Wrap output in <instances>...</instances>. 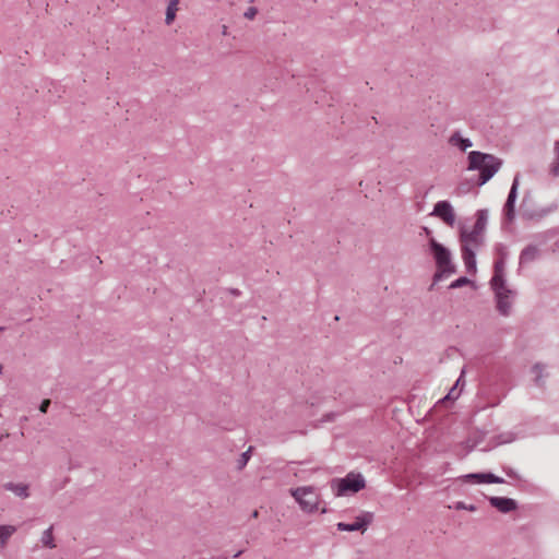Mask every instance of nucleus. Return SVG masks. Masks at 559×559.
<instances>
[{"label": "nucleus", "instance_id": "f257e3e1", "mask_svg": "<svg viewBox=\"0 0 559 559\" xmlns=\"http://www.w3.org/2000/svg\"><path fill=\"white\" fill-rule=\"evenodd\" d=\"M502 160L498 157L479 151L468 153V170L479 171V186L489 181L500 169Z\"/></svg>", "mask_w": 559, "mask_h": 559}, {"label": "nucleus", "instance_id": "f03ea898", "mask_svg": "<svg viewBox=\"0 0 559 559\" xmlns=\"http://www.w3.org/2000/svg\"><path fill=\"white\" fill-rule=\"evenodd\" d=\"M429 251L432 254L437 272L433 275V284L455 272V265L452 262V254L448 248L439 243L435 238L429 239Z\"/></svg>", "mask_w": 559, "mask_h": 559}, {"label": "nucleus", "instance_id": "7ed1b4c3", "mask_svg": "<svg viewBox=\"0 0 559 559\" xmlns=\"http://www.w3.org/2000/svg\"><path fill=\"white\" fill-rule=\"evenodd\" d=\"M461 240V251L462 259L466 271L468 273L476 272V250L483 246L484 237L483 235L475 234L474 231H466L465 229L461 230L460 235Z\"/></svg>", "mask_w": 559, "mask_h": 559}, {"label": "nucleus", "instance_id": "20e7f679", "mask_svg": "<svg viewBox=\"0 0 559 559\" xmlns=\"http://www.w3.org/2000/svg\"><path fill=\"white\" fill-rule=\"evenodd\" d=\"M331 489L336 497L354 495L366 487V481L360 473H348L343 478L331 480Z\"/></svg>", "mask_w": 559, "mask_h": 559}, {"label": "nucleus", "instance_id": "39448f33", "mask_svg": "<svg viewBox=\"0 0 559 559\" xmlns=\"http://www.w3.org/2000/svg\"><path fill=\"white\" fill-rule=\"evenodd\" d=\"M290 495L300 506L301 510L307 513H312L318 510L320 497L312 486L297 487L290 490Z\"/></svg>", "mask_w": 559, "mask_h": 559}, {"label": "nucleus", "instance_id": "423d86ee", "mask_svg": "<svg viewBox=\"0 0 559 559\" xmlns=\"http://www.w3.org/2000/svg\"><path fill=\"white\" fill-rule=\"evenodd\" d=\"M497 299V309L500 314L509 316L512 307V299L515 295L507 284L491 286Z\"/></svg>", "mask_w": 559, "mask_h": 559}, {"label": "nucleus", "instance_id": "0eeeda50", "mask_svg": "<svg viewBox=\"0 0 559 559\" xmlns=\"http://www.w3.org/2000/svg\"><path fill=\"white\" fill-rule=\"evenodd\" d=\"M431 215L442 219L448 226L453 227L455 223V213L449 201H439L435 204Z\"/></svg>", "mask_w": 559, "mask_h": 559}, {"label": "nucleus", "instance_id": "6e6552de", "mask_svg": "<svg viewBox=\"0 0 559 559\" xmlns=\"http://www.w3.org/2000/svg\"><path fill=\"white\" fill-rule=\"evenodd\" d=\"M519 186H520V176L516 175L513 179L506 204L503 206V214L509 222L513 221V218L515 216L514 206H515V201L518 198Z\"/></svg>", "mask_w": 559, "mask_h": 559}, {"label": "nucleus", "instance_id": "1a4fd4ad", "mask_svg": "<svg viewBox=\"0 0 559 559\" xmlns=\"http://www.w3.org/2000/svg\"><path fill=\"white\" fill-rule=\"evenodd\" d=\"M372 521V514L371 513H362L358 515L353 523H344L340 522L337 523V530L342 532H354V531H365L367 526Z\"/></svg>", "mask_w": 559, "mask_h": 559}, {"label": "nucleus", "instance_id": "9d476101", "mask_svg": "<svg viewBox=\"0 0 559 559\" xmlns=\"http://www.w3.org/2000/svg\"><path fill=\"white\" fill-rule=\"evenodd\" d=\"M497 249L499 250V252L501 254V259H499L498 261L495 262V272H493V276H492L491 281H490L491 286L506 284V278H504L506 248L502 245H499L497 247Z\"/></svg>", "mask_w": 559, "mask_h": 559}, {"label": "nucleus", "instance_id": "9b49d317", "mask_svg": "<svg viewBox=\"0 0 559 559\" xmlns=\"http://www.w3.org/2000/svg\"><path fill=\"white\" fill-rule=\"evenodd\" d=\"M490 504L502 513H509L516 509V501L506 497H490Z\"/></svg>", "mask_w": 559, "mask_h": 559}, {"label": "nucleus", "instance_id": "f8f14e48", "mask_svg": "<svg viewBox=\"0 0 559 559\" xmlns=\"http://www.w3.org/2000/svg\"><path fill=\"white\" fill-rule=\"evenodd\" d=\"M449 144L457 147L460 151L465 152L473 146V142L468 138H463L460 132H454L449 138Z\"/></svg>", "mask_w": 559, "mask_h": 559}, {"label": "nucleus", "instance_id": "ddd939ff", "mask_svg": "<svg viewBox=\"0 0 559 559\" xmlns=\"http://www.w3.org/2000/svg\"><path fill=\"white\" fill-rule=\"evenodd\" d=\"M538 257H539V249L534 245H530V246L525 247L520 254V259H519L520 265L528 264V263L535 261Z\"/></svg>", "mask_w": 559, "mask_h": 559}, {"label": "nucleus", "instance_id": "4468645a", "mask_svg": "<svg viewBox=\"0 0 559 559\" xmlns=\"http://www.w3.org/2000/svg\"><path fill=\"white\" fill-rule=\"evenodd\" d=\"M488 222V211L487 210H478L476 213V222L472 231L475 234L483 235Z\"/></svg>", "mask_w": 559, "mask_h": 559}, {"label": "nucleus", "instance_id": "2eb2a0df", "mask_svg": "<svg viewBox=\"0 0 559 559\" xmlns=\"http://www.w3.org/2000/svg\"><path fill=\"white\" fill-rule=\"evenodd\" d=\"M4 488L9 491H12L14 495L21 498H27L29 496L28 492V485L26 484H14V483H7L4 485Z\"/></svg>", "mask_w": 559, "mask_h": 559}, {"label": "nucleus", "instance_id": "dca6fc26", "mask_svg": "<svg viewBox=\"0 0 559 559\" xmlns=\"http://www.w3.org/2000/svg\"><path fill=\"white\" fill-rule=\"evenodd\" d=\"M179 1L180 0H168V5L166 9V16H165V23L167 25H170L175 21L177 11L179 10V7H178Z\"/></svg>", "mask_w": 559, "mask_h": 559}, {"label": "nucleus", "instance_id": "f3484780", "mask_svg": "<svg viewBox=\"0 0 559 559\" xmlns=\"http://www.w3.org/2000/svg\"><path fill=\"white\" fill-rule=\"evenodd\" d=\"M16 532L13 525H0V547L4 548L9 538Z\"/></svg>", "mask_w": 559, "mask_h": 559}, {"label": "nucleus", "instance_id": "a211bd4d", "mask_svg": "<svg viewBox=\"0 0 559 559\" xmlns=\"http://www.w3.org/2000/svg\"><path fill=\"white\" fill-rule=\"evenodd\" d=\"M52 531H53V526L51 525L46 531H44V533L41 535V543H43V545L45 547L50 548V549L56 548Z\"/></svg>", "mask_w": 559, "mask_h": 559}, {"label": "nucleus", "instance_id": "6ab92c4d", "mask_svg": "<svg viewBox=\"0 0 559 559\" xmlns=\"http://www.w3.org/2000/svg\"><path fill=\"white\" fill-rule=\"evenodd\" d=\"M555 158L550 166V173L558 177L559 176V141L555 142L554 147Z\"/></svg>", "mask_w": 559, "mask_h": 559}, {"label": "nucleus", "instance_id": "aec40b11", "mask_svg": "<svg viewBox=\"0 0 559 559\" xmlns=\"http://www.w3.org/2000/svg\"><path fill=\"white\" fill-rule=\"evenodd\" d=\"M251 451H252V447H249V449L243 452L240 457L238 459L237 461V468L239 471H241L242 468H245V466L247 465L248 461L250 460V456H251Z\"/></svg>", "mask_w": 559, "mask_h": 559}, {"label": "nucleus", "instance_id": "412c9836", "mask_svg": "<svg viewBox=\"0 0 559 559\" xmlns=\"http://www.w3.org/2000/svg\"><path fill=\"white\" fill-rule=\"evenodd\" d=\"M483 476V483L486 484H502L504 480L491 473H484Z\"/></svg>", "mask_w": 559, "mask_h": 559}, {"label": "nucleus", "instance_id": "4be33fe9", "mask_svg": "<svg viewBox=\"0 0 559 559\" xmlns=\"http://www.w3.org/2000/svg\"><path fill=\"white\" fill-rule=\"evenodd\" d=\"M469 283V280L467 277H459L457 280L453 281L450 285V288L454 289V288H460V287H463L465 285H467Z\"/></svg>", "mask_w": 559, "mask_h": 559}, {"label": "nucleus", "instance_id": "5701e85b", "mask_svg": "<svg viewBox=\"0 0 559 559\" xmlns=\"http://www.w3.org/2000/svg\"><path fill=\"white\" fill-rule=\"evenodd\" d=\"M454 509L455 510H467V511H471V512L476 511V507L474 504H466L463 501L455 502L454 503Z\"/></svg>", "mask_w": 559, "mask_h": 559}, {"label": "nucleus", "instance_id": "b1692460", "mask_svg": "<svg viewBox=\"0 0 559 559\" xmlns=\"http://www.w3.org/2000/svg\"><path fill=\"white\" fill-rule=\"evenodd\" d=\"M257 14H258V9L255 7H249L246 10V12L243 13V16L248 20H253Z\"/></svg>", "mask_w": 559, "mask_h": 559}, {"label": "nucleus", "instance_id": "393cba45", "mask_svg": "<svg viewBox=\"0 0 559 559\" xmlns=\"http://www.w3.org/2000/svg\"><path fill=\"white\" fill-rule=\"evenodd\" d=\"M551 211H552V209H550V207L549 209H540L535 214L530 215V217L531 218H534V217L542 218V217H545L546 215H548Z\"/></svg>", "mask_w": 559, "mask_h": 559}, {"label": "nucleus", "instance_id": "a878e982", "mask_svg": "<svg viewBox=\"0 0 559 559\" xmlns=\"http://www.w3.org/2000/svg\"><path fill=\"white\" fill-rule=\"evenodd\" d=\"M481 475H484V473L467 474V475L464 476V479L465 480L474 479L477 483H483V476Z\"/></svg>", "mask_w": 559, "mask_h": 559}, {"label": "nucleus", "instance_id": "bb28decb", "mask_svg": "<svg viewBox=\"0 0 559 559\" xmlns=\"http://www.w3.org/2000/svg\"><path fill=\"white\" fill-rule=\"evenodd\" d=\"M532 370H533V372H534V373H535V376H536V377H535V381L538 383V382H539V380H540V377H542V366L537 364V365H535V366L533 367V369H532Z\"/></svg>", "mask_w": 559, "mask_h": 559}, {"label": "nucleus", "instance_id": "cd10ccee", "mask_svg": "<svg viewBox=\"0 0 559 559\" xmlns=\"http://www.w3.org/2000/svg\"><path fill=\"white\" fill-rule=\"evenodd\" d=\"M49 405H50V400H44L39 406V411L41 413H47Z\"/></svg>", "mask_w": 559, "mask_h": 559}, {"label": "nucleus", "instance_id": "c85d7f7f", "mask_svg": "<svg viewBox=\"0 0 559 559\" xmlns=\"http://www.w3.org/2000/svg\"><path fill=\"white\" fill-rule=\"evenodd\" d=\"M464 374V371H462L460 378L456 380V383L455 385L451 389L450 393L447 395V397L451 396L453 394V392L455 391V388L460 384H462V377Z\"/></svg>", "mask_w": 559, "mask_h": 559}, {"label": "nucleus", "instance_id": "c756f323", "mask_svg": "<svg viewBox=\"0 0 559 559\" xmlns=\"http://www.w3.org/2000/svg\"><path fill=\"white\" fill-rule=\"evenodd\" d=\"M227 29H228V28H227V26H226V25H224V26L222 27V34H223V35H227V34H228Z\"/></svg>", "mask_w": 559, "mask_h": 559}, {"label": "nucleus", "instance_id": "7c9ffc66", "mask_svg": "<svg viewBox=\"0 0 559 559\" xmlns=\"http://www.w3.org/2000/svg\"><path fill=\"white\" fill-rule=\"evenodd\" d=\"M253 519H257L259 516V511L254 510L251 515Z\"/></svg>", "mask_w": 559, "mask_h": 559}, {"label": "nucleus", "instance_id": "2f4dec72", "mask_svg": "<svg viewBox=\"0 0 559 559\" xmlns=\"http://www.w3.org/2000/svg\"><path fill=\"white\" fill-rule=\"evenodd\" d=\"M230 293L235 296H238L240 294L238 289H231Z\"/></svg>", "mask_w": 559, "mask_h": 559}, {"label": "nucleus", "instance_id": "473e14b6", "mask_svg": "<svg viewBox=\"0 0 559 559\" xmlns=\"http://www.w3.org/2000/svg\"><path fill=\"white\" fill-rule=\"evenodd\" d=\"M457 396H460V393H456V395L454 396V393L450 396V397H454L456 399Z\"/></svg>", "mask_w": 559, "mask_h": 559}, {"label": "nucleus", "instance_id": "72a5a7b5", "mask_svg": "<svg viewBox=\"0 0 559 559\" xmlns=\"http://www.w3.org/2000/svg\"><path fill=\"white\" fill-rule=\"evenodd\" d=\"M240 554H241V551H238V552L235 555V557H239V556H240Z\"/></svg>", "mask_w": 559, "mask_h": 559}, {"label": "nucleus", "instance_id": "f704fd0d", "mask_svg": "<svg viewBox=\"0 0 559 559\" xmlns=\"http://www.w3.org/2000/svg\"><path fill=\"white\" fill-rule=\"evenodd\" d=\"M2 330V328H0V331Z\"/></svg>", "mask_w": 559, "mask_h": 559}, {"label": "nucleus", "instance_id": "c9c22d12", "mask_svg": "<svg viewBox=\"0 0 559 559\" xmlns=\"http://www.w3.org/2000/svg\"><path fill=\"white\" fill-rule=\"evenodd\" d=\"M558 33H559V27H558Z\"/></svg>", "mask_w": 559, "mask_h": 559}]
</instances>
